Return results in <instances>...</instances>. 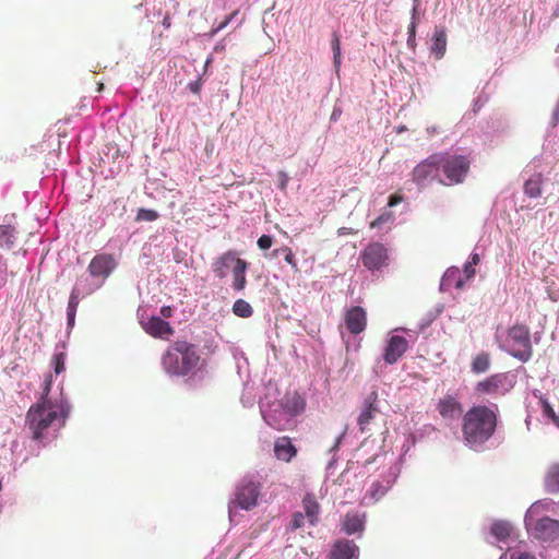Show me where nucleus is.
Segmentation results:
<instances>
[{"label":"nucleus","instance_id":"20e7f679","mask_svg":"<svg viewBox=\"0 0 559 559\" xmlns=\"http://www.w3.org/2000/svg\"><path fill=\"white\" fill-rule=\"evenodd\" d=\"M543 508L544 503H534L525 515V524L535 538L552 542L559 538V521L548 516L537 518Z\"/></svg>","mask_w":559,"mask_h":559},{"label":"nucleus","instance_id":"39448f33","mask_svg":"<svg viewBox=\"0 0 559 559\" xmlns=\"http://www.w3.org/2000/svg\"><path fill=\"white\" fill-rule=\"evenodd\" d=\"M440 171L444 178H439V182L445 186L462 183L471 168L469 159L464 155L451 154L449 152H439Z\"/></svg>","mask_w":559,"mask_h":559},{"label":"nucleus","instance_id":"f3484780","mask_svg":"<svg viewBox=\"0 0 559 559\" xmlns=\"http://www.w3.org/2000/svg\"><path fill=\"white\" fill-rule=\"evenodd\" d=\"M359 549L354 540L340 539L330 551V559H358Z\"/></svg>","mask_w":559,"mask_h":559},{"label":"nucleus","instance_id":"09e8293b","mask_svg":"<svg viewBox=\"0 0 559 559\" xmlns=\"http://www.w3.org/2000/svg\"><path fill=\"white\" fill-rule=\"evenodd\" d=\"M160 314L163 318H170L173 316L171 307H169V306L162 307Z\"/></svg>","mask_w":559,"mask_h":559},{"label":"nucleus","instance_id":"4be33fe9","mask_svg":"<svg viewBox=\"0 0 559 559\" xmlns=\"http://www.w3.org/2000/svg\"><path fill=\"white\" fill-rule=\"evenodd\" d=\"M430 51L436 57V59L439 60L443 58L447 51V33L443 27H437L435 29Z\"/></svg>","mask_w":559,"mask_h":559},{"label":"nucleus","instance_id":"72a5a7b5","mask_svg":"<svg viewBox=\"0 0 559 559\" xmlns=\"http://www.w3.org/2000/svg\"><path fill=\"white\" fill-rule=\"evenodd\" d=\"M51 385H52V374L48 373L45 377L41 395H40V399L38 400V402H47L48 403V402L64 401L63 397H60V399H50L49 397Z\"/></svg>","mask_w":559,"mask_h":559},{"label":"nucleus","instance_id":"2f4dec72","mask_svg":"<svg viewBox=\"0 0 559 559\" xmlns=\"http://www.w3.org/2000/svg\"><path fill=\"white\" fill-rule=\"evenodd\" d=\"M266 424L275 430L283 431L289 428L290 419H282L274 414L264 415Z\"/></svg>","mask_w":559,"mask_h":559},{"label":"nucleus","instance_id":"b1692460","mask_svg":"<svg viewBox=\"0 0 559 559\" xmlns=\"http://www.w3.org/2000/svg\"><path fill=\"white\" fill-rule=\"evenodd\" d=\"M365 525V515L357 512H348L343 520V530L348 534L361 532Z\"/></svg>","mask_w":559,"mask_h":559},{"label":"nucleus","instance_id":"c03bdc74","mask_svg":"<svg viewBox=\"0 0 559 559\" xmlns=\"http://www.w3.org/2000/svg\"><path fill=\"white\" fill-rule=\"evenodd\" d=\"M257 245L258 247L261 249V250H267L272 247L273 245V238L269 235H262L258 241H257Z\"/></svg>","mask_w":559,"mask_h":559},{"label":"nucleus","instance_id":"4c0bfd02","mask_svg":"<svg viewBox=\"0 0 559 559\" xmlns=\"http://www.w3.org/2000/svg\"><path fill=\"white\" fill-rule=\"evenodd\" d=\"M332 50H333L334 66H335V68H338L341 64V44H340V37L337 34L333 35Z\"/></svg>","mask_w":559,"mask_h":559},{"label":"nucleus","instance_id":"e433bc0d","mask_svg":"<svg viewBox=\"0 0 559 559\" xmlns=\"http://www.w3.org/2000/svg\"><path fill=\"white\" fill-rule=\"evenodd\" d=\"M159 217V214L155 210L139 209L135 219L138 222H154Z\"/></svg>","mask_w":559,"mask_h":559},{"label":"nucleus","instance_id":"2eb2a0df","mask_svg":"<svg viewBox=\"0 0 559 559\" xmlns=\"http://www.w3.org/2000/svg\"><path fill=\"white\" fill-rule=\"evenodd\" d=\"M378 393L372 391L369 393L362 403L361 412L358 416L357 423L361 432H365L367 426L370 421L376 417L379 413V408L377 405Z\"/></svg>","mask_w":559,"mask_h":559},{"label":"nucleus","instance_id":"3c124183","mask_svg":"<svg viewBox=\"0 0 559 559\" xmlns=\"http://www.w3.org/2000/svg\"><path fill=\"white\" fill-rule=\"evenodd\" d=\"M480 261V258H479V254L478 253H472L471 257H469V264H473L474 266L477 265Z\"/></svg>","mask_w":559,"mask_h":559},{"label":"nucleus","instance_id":"f257e3e1","mask_svg":"<svg viewBox=\"0 0 559 559\" xmlns=\"http://www.w3.org/2000/svg\"><path fill=\"white\" fill-rule=\"evenodd\" d=\"M70 414L67 401L36 402L26 414L25 424L33 440L43 441L47 436H56V432L64 426Z\"/></svg>","mask_w":559,"mask_h":559},{"label":"nucleus","instance_id":"de8ad7c7","mask_svg":"<svg viewBox=\"0 0 559 559\" xmlns=\"http://www.w3.org/2000/svg\"><path fill=\"white\" fill-rule=\"evenodd\" d=\"M278 177H280V189L285 190L287 187V182H288V176L285 171H280Z\"/></svg>","mask_w":559,"mask_h":559},{"label":"nucleus","instance_id":"7c9ffc66","mask_svg":"<svg viewBox=\"0 0 559 559\" xmlns=\"http://www.w3.org/2000/svg\"><path fill=\"white\" fill-rule=\"evenodd\" d=\"M233 312L239 318H249L253 313V309L245 299H237L233 305Z\"/></svg>","mask_w":559,"mask_h":559},{"label":"nucleus","instance_id":"a878e982","mask_svg":"<svg viewBox=\"0 0 559 559\" xmlns=\"http://www.w3.org/2000/svg\"><path fill=\"white\" fill-rule=\"evenodd\" d=\"M16 240L15 228L11 225H0V247L11 249Z\"/></svg>","mask_w":559,"mask_h":559},{"label":"nucleus","instance_id":"473e14b6","mask_svg":"<svg viewBox=\"0 0 559 559\" xmlns=\"http://www.w3.org/2000/svg\"><path fill=\"white\" fill-rule=\"evenodd\" d=\"M416 27H417V8L414 7L412 12V22L408 26V38L407 46L411 49H415L416 47Z\"/></svg>","mask_w":559,"mask_h":559},{"label":"nucleus","instance_id":"dca6fc26","mask_svg":"<svg viewBox=\"0 0 559 559\" xmlns=\"http://www.w3.org/2000/svg\"><path fill=\"white\" fill-rule=\"evenodd\" d=\"M144 331L155 338H168L174 334L173 326L159 317H151L143 323Z\"/></svg>","mask_w":559,"mask_h":559},{"label":"nucleus","instance_id":"ea45409f","mask_svg":"<svg viewBox=\"0 0 559 559\" xmlns=\"http://www.w3.org/2000/svg\"><path fill=\"white\" fill-rule=\"evenodd\" d=\"M393 218L394 217L391 212H385L370 223V228H378L385 223L392 222Z\"/></svg>","mask_w":559,"mask_h":559},{"label":"nucleus","instance_id":"bb28decb","mask_svg":"<svg viewBox=\"0 0 559 559\" xmlns=\"http://www.w3.org/2000/svg\"><path fill=\"white\" fill-rule=\"evenodd\" d=\"M491 534L498 540H506L510 537L512 533V526L509 522L506 521H497L491 525Z\"/></svg>","mask_w":559,"mask_h":559},{"label":"nucleus","instance_id":"f704fd0d","mask_svg":"<svg viewBox=\"0 0 559 559\" xmlns=\"http://www.w3.org/2000/svg\"><path fill=\"white\" fill-rule=\"evenodd\" d=\"M390 487V481H388L386 485H383L380 481H374L370 487L369 495L374 501H378L388 492Z\"/></svg>","mask_w":559,"mask_h":559},{"label":"nucleus","instance_id":"412c9836","mask_svg":"<svg viewBox=\"0 0 559 559\" xmlns=\"http://www.w3.org/2000/svg\"><path fill=\"white\" fill-rule=\"evenodd\" d=\"M282 407L285 413H287L290 417L297 416L301 414L305 409V401L298 393H293L292 395H286Z\"/></svg>","mask_w":559,"mask_h":559},{"label":"nucleus","instance_id":"603ef678","mask_svg":"<svg viewBox=\"0 0 559 559\" xmlns=\"http://www.w3.org/2000/svg\"><path fill=\"white\" fill-rule=\"evenodd\" d=\"M8 270L7 261L0 254V273H5Z\"/></svg>","mask_w":559,"mask_h":559},{"label":"nucleus","instance_id":"4d7b16f0","mask_svg":"<svg viewBox=\"0 0 559 559\" xmlns=\"http://www.w3.org/2000/svg\"><path fill=\"white\" fill-rule=\"evenodd\" d=\"M462 286H463V282H462L461 280H460V281H457V283H456V287H457V288H461Z\"/></svg>","mask_w":559,"mask_h":559},{"label":"nucleus","instance_id":"4468645a","mask_svg":"<svg viewBox=\"0 0 559 559\" xmlns=\"http://www.w3.org/2000/svg\"><path fill=\"white\" fill-rule=\"evenodd\" d=\"M408 342L405 337L393 335L389 338L384 348L383 359L386 364L393 365L406 353Z\"/></svg>","mask_w":559,"mask_h":559},{"label":"nucleus","instance_id":"c85d7f7f","mask_svg":"<svg viewBox=\"0 0 559 559\" xmlns=\"http://www.w3.org/2000/svg\"><path fill=\"white\" fill-rule=\"evenodd\" d=\"M542 176L537 175L535 177L530 178L524 183V193L528 198H537L542 194Z\"/></svg>","mask_w":559,"mask_h":559},{"label":"nucleus","instance_id":"c756f323","mask_svg":"<svg viewBox=\"0 0 559 559\" xmlns=\"http://www.w3.org/2000/svg\"><path fill=\"white\" fill-rule=\"evenodd\" d=\"M490 367V356L487 353L478 354L472 361V371L475 373H484Z\"/></svg>","mask_w":559,"mask_h":559},{"label":"nucleus","instance_id":"423d86ee","mask_svg":"<svg viewBox=\"0 0 559 559\" xmlns=\"http://www.w3.org/2000/svg\"><path fill=\"white\" fill-rule=\"evenodd\" d=\"M507 352L519 360L526 362L532 358L533 348L530 330L524 324H515L509 329L506 340Z\"/></svg>","mask_w":559,"mask_h":559},{"label":"nucleus","instance_id":"9d476101","mask_svg":"<svg viewBox=\"0 0 559 559\" xmlns=\"http://www.w3.org/2000/svg\"><path fill=\"white\" fill-rule=\"evenodd\" d=\"M440 174V155L438 153H433L428 156L426 159L420 162L412 173L413 181L417 185L425 182L428 179H437L439 181Z\"/></svg>","mask_w":559,"mask_h":559},{"label":"nucleus","instance_id":"0eeeda50","mask_svg":"<svg viewBox=\"0 0 559 559\" xmlns=\"http://www.w3.org/2000/svg\"><path fill=\"white\" fill-rule=\"evenodd\" d=\"M261 484L251 478H243L236 487L235 499L230 502L229 507H239L242 510H251L258 504L260 496Z\"/></svg>","mask_w":559,"mask_h":559},{"label":"nucleus","instance_id":"37998d69","mask_svg":"<svg viewBox=\"0 0 559 559\" xmlns=\"http://www.w3.org/2000/svg\"><path fill=\"white\" fill-rule=\"evenodd\" d=\"M53 364H55V373L60 374L66 370L64 366V355L58 354L53 357Z\"/></svg>","mask_w":559,"mask_h":559},{"label":"nucleus","instance_id":"49530a36","mask_svg":"<svg viewBox=\"0 0 559 559\" xmlns=\"http://www.w3.org/2000/svg\"><path fill=\"white\" fill-rule=\"evenodd\" d=\"M403 201V197L401 194H393L389 198L388 206L393 207L400 204Z\"/></svg>","mask_w":559,"mask_h":559},{"label":"nucleus","instance_id":"ddd939ff","mask_svg":"<svg viewBox=\"0 0 559 559\" xmlns=\"http://www.w3.org/2000/svg\"><path fill=\"white\" fill-rule=\"evenodd\" d=\"M436 408L444 420H455L463 413L461 402L457 397L451 394H447L441 397L438 401Z\"/></svg>","mask_w":559,"mask_h":559},{"label":"nucleus","instance_id":"a18cd8bd","mask_svg":"<svg viewBox=\"0 0 559 559\" xmlns=\"http://www.w3.org/2000/svg\"><path fill=\"white\" fill-rule=\"evenodd\" d=\"M464 273L467 280L472 278L476 273L475 266L473 264H469L468 261L464 265Z\"/></svg>","mask_w":559,"mask_h":559},{"label":"nucleus","instance_id":"8fccbe9b","mask_svg":"<svg viewBox=\"0 0 559 559\" xmlns=\"http://www.w3.org/2000/svg\"><path fill=\"white\" fill-rule=\"evenodd\" d=\"M512 559H535L533 555H530L527 552H520L518 555H514Z\"/></svg>","mask_w":559,"mask_h":559},{"label":"nucleus","instance_id":"9b49d317","mask_svg":"<svg viewBox=\"0 0 559 559\" xmlns=\"http://www.w3.org/2000/svg\"><path fill=\"white\" fill-rule=\"evenodd\" d=\"M117 262L112 254L102 253L95 255L88 264V272L92 276L107 278L116 269Z\"/></svg>","mask_w":559,"mask_h":559},{"label":"nucleus","instance_id":"1a4fd4ad","mask_svg":"<svg viewBox=\"0 0 559 559\" xmlns=\"http://www.w3.org/2000/svg\"><path fill=\"white\" fill-rule=\"evenodd\" d=\"M360 260L369 271H378L389 264L388 249L381 242H370L360 252Z\"/></svg>","mask_w":559,"mask_h":559},{"label":"nucleus","instance_id":"79ce46f5","mask_svg":"<svg viewBox=\"0 0 559 559\" xmlns=\"http://www.w3.org/2000/svg\"><path fill=\"white\" fill-rule=\"evenodd\" d=\"M238 14V11H234L233 13H230L228 16L225 17L224 21H222L216 27H214L211 33H210V36L213 37L214 35H216L218 32H221L222 29H224L233 20L234 17Z\"/></svg>","mask_w":559,"mask_h":559},{"label":"nucleus","instance_id":"a211bd4d","mask_svg":"<svg viewBox=\"0 0 559 559\" xmlns=\"http://www.w3.org/2000/svg\"><path fill=\"white\" fill-rule=\"evenodd\" d=\"M237 260H241V258L234 250H228L221 254L212 265L215 276L221 280L224 278L227 274L226 270L233 267Z\"/></svg>","mask_w":559,"mask_h":559},{"label":"nucleus","instance_id":"5701e85b","mask_svg":"<svg viewBox=\"0 0 559 559\" xmlns=\"http://www.w3.org/2000/svg\"><path fill=\"white\" fill-rule=\"evenodd\" d=\"M302 508L305 510V515L308 522L311 525H316L318 523V518L320 514V504L318 503L316 497L312 493H307L304 497Z\"/></svg>","mask_w":559,"mask_h":559},{"label":"nucleus","instance_id":"f8f14e48","mask_svg":"<svg viewBox=\"0 0 559 559\" xmlns=\"http://www.w3.org/2000/svg\"><path fill=\"white\" fill-rule=\"evenodd\" d=\"M344 322L349 333L360 334L367 326V312L360 306L350 307L344 313Z\"/></svg>","mask_w":559,"mask_h":559},{"label":"nucleus","instance_id":"5fc2aeb1","mask_svg":"<svg viewBox=\"0 0 559 559\" xmlns=\"http://www.w3.org/2000/svg\"><path fill=\"white\" fill-rule=\"evenodd\" d=\"M190 88L192 92L197 93L199 91V86L197 84H191Z\"/></svg>","mask_w":559,"mask_h":559},{"label":"nucleus","instance_id":"cd10ccee","mask_svg":"<svg viewBox=\"0 0 559 559\" xmlns=\"http://www.w3.org/2000/svg\"><path fill=\"white\" fill-rule=\"evenodd\" d=\"M545 485L549 492H559V464L549 468L545 478Z\"/></svg>","mask_w":559,"mask_h":559},{"label":"nucleus","instance_id":"f03ea898","mask_svg":"<svg viewBox=\"0 0 559 559\" xmlns=\"http://www.w3.org/2000/svg\"><path fill=\"white\" fill-rule=\"evenodd\" d=\"M497 428V414L485 405L471 407L462 419L464 441L472 448L487 442Z\"/></svg>","mask_w":559,"mask_h":559},{"label":"nucleus","instance_id":"c9c22d12","mask_svg":"<svg viewBox=\"0 0 559 559\" xmlns=\"http://www.w3.org/2000/svg\"><path fill=\"white\" fill-rule=\"evenodd\" d=\"M542 405L543 415L549 418L556 426L559 427V416L555 413L554 408L545 397L539 399Z\"/></svg>","mask_w":559,"mask_h":559},{"label":"nucleus","instance_id":"6ab92c4d","mask_svg":"<svg viewBox=\"0 0 559 559\" xmlns=\"http://www.w3.org/2000/svg\"><path fill=\"white\" fill-rule=\"evenodd\" d=\"M274 454L281 461L290 462L293 457L296 456L297 449L292 443L290 438L284 436L276 439L274 443Z\"/></svg>","mask_w":559,"mask_h":559},{"label":"nucleus","instance_id":"13d9d810","mask_svg":"<svg viewBox=\"0 0 559 559\" xmlns=\"http://www.w3.org/2000/svg\"><path fill=\"white\" fill-rule=\"evenodd\" d=\"M103 87H104V85L100 83V84L98 85V91L103 90Z\"/></svg>","mask_w":559,"mask_h":559},{"label":"nucleus","instance_id":"393cba45","mask_svg":"<svg viewBox=\"0 0 559 559\" xmlns=\"http://www.w3.org/2000/svg\"><path fill=\"white\" fill-rule=\"evenodd\" d=\"M80 298H81L80 289L78 287H73V289L71 290L70 297H69V302H68V308H67L68 325L70 328H72L74 325L75 314H76L78 306L80 304Z\"/></svg>","mask_w":559,"mask_h":559},{"label":"nucleus","instance_id":"aec40b11","mask_svg":"<svg viewBox=\"0 0 559 559\" xmlns=\"http://www.w3.org/2000/svg\"><path fill=\"white\" fill-rule=\"evenodd\" d=\"M249 267V263L241 259L237 260L236 264L231 267V275H233V284L231 287L236 292H242L246 288L247 285V270Z\"/></svg>","mask_w":559,"mask_h":559},{"label":"nucleus","instance_id":"58836bf2","mask_svg":"<svg viewBox=\"0 0 559 559\" xmlns=\"http://www.w3.org/2000/svg\"><path fill=\"white\" fill-rule=\"evenodd\" d=\"M282 254L284 255L285 261L293 267V270L298 272L299 269L293 250L289 247H282Z\"/></svg>","mask_w":559,"mask_h":559},{"label":"nucleus","instance_id":"a19ab883","mask_svg":"<svg viewBox=\"0 0 559 559\" xmlns=\"http://www.w3.org/2000/svg\"><path fill=\"white\" fill-rule=\"evenodd\" d=\"M306 515L301 512H295L293 514V519H292V522L289 524V528L290 530H297V528H300L305 525V520H306Z\"/></svg>","mask_w":559,"mask_h":559},{"label":"nucleus","instance_id":"7ed1b4c3","mask_svg":"<svg viewBox=\"0 0 559 559\" xmlns=\"http://www.w3.org/2000/svg\"><path fill=\"white\" fill-rule=\"evenodd\" d=\"M201 362L197 345L176 341L162 356L163 369L170 376L185 377L193 372Z\"/></svg>","mask_w":559,"mask_h":559},{"label":"nucleus","instance_id":"6e6552de","mask_svg":"<svg viewBox=\"0 0 559 559\" xmlns=\"http://www.w3.org/2000/svg\"><path fill=\"white\" fill-rule=\"evenodd\" d=\"M514 377L509 373H495L483 381H479L475 391L479 394L504 395L513 389Z\"/></svg>","mask_w":559,"mask_h":559},{"label":"nucleus","instance_id":"864d4df0","mask_svg":"<svg viewBox=\"0 0 559 559\" xmlns=\"http://www.w3.org/2000/svg\"><path fill=\"white\" fill-rule=\"evenodd\" d=\"M163 25L168 28L170 27V19L168 16H166L164 20H163Z\"/></svg>","mask_w":559,"mask_h":559},{"label":"nucleus","instance_id":"6e6d98bb","mask_svg":"<svg viewBox=\"0 0 559 559\" xmlns=\"http://www.w3.org/2000/svg\"><path fill=\"white\" fill-rule=\"evenodd\" d=\"M280 253H282V248H278V249H275L272 254L273 255H278Z\"/></svg>","mask_w":559,"mask_h":559}]
</instances>
